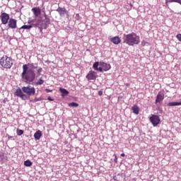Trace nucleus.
<instances>
[{
    "mask_svg": "<svg viewBox=\"0 0 181 181\" xmlns=\"http://www.w3.org/2000/svg\"><path fill=\"white\" fill-rule=\"evenodd\" d=\"M35 69H37V66H35L33 63H28L23 66L21 77L24 83L30 84L35 81V78H36V73H35L34 71Z\"/></svg>",
    "mask_w": 181,
    "mask_h": 181,
    "instance_id": "obj_1",
    "label": "nucleus"
},
{
    "mask_svg": "<svg viewBox=\"0 0 181 181\" xmlns=\"http://www.w3.org/2000/svg\"><path fill=\"white\" fill-rule=\"evenodd\" d=\"M123 43H126L128 46H134V45H139L141 43V39L139 35H137L135 33L123 35Z\"/></svg>",
    "mask_w": 181,
    "mask_h": 181,
    "instance_id": "obj_2",
    "label": "nucleus"
},
{
    "mask_svg": "<svg viewBox=\"0 0 181 181\" xmlns=\"http://www.w3.org/2000/svg\"><path fill=\"white\" fill-rule=\"evenodd\" d=\"M93 68L96 71H100L103 72V70L104 71H108L111 69V65L110 64H107L104 62H96L93 64Z\"/></svg>",
    "mask_w": 181,
    "mask_h": 181,
    "instance_id": "obj_3",
    "label": "nucleus"
},
{
    "mask_svg": "<svg viewBox=\"0 0 181 181\" xmlns=\"http://www.w3.org/2000/svg\"><path fill=\"white\" fill-rule=\"evenodd\" d=\"M13 64V61L12 58L4 55L0 59V65L3 69H11Z\"/></svg>",
    "mask_w": 181,
    "mask_h": 181,
    "instance_id": "obj_4",
    "label": "nucleus"
},
{
    "mask_svg": "<svg viewBox=\"0 0 181 181\" xmlns=\"http://www.w3.org/2000/svg\"><path fill=\"white\" fill-rule=\"evenodd\" d=\"M22 90L23 93H25L29 96H33L36 94V89L34 87H30V86L23 87Z\"/></svg>",
    "mask_w": 181,
    "mask_h": 181,
    "instance_id": "obj_5",
    "label": "nucleus"
},
{
    "mask_svg": "<svg viewBox=\"0 0 181 181\" xmlns=\"http://www.w3.org/2000/svg\"><path fill=\"white\" fill-rule=\"evenodd\" d=\"M149 121L154 127H158L160 124V117L156 115H152L149 118Z\"/></svg>",
    "mask_w": 181,
    "mask_h": 181,
    "instance_id": "obj_6",
    "label": "nucleus"
},
{
    "mask_svg": "<svg viewBox=\"0 0 181 181\" xmlns=\"http://www.w3.org/2000/svg\"><path fill=\"white\" fill-rule=\"evenodd\" d=\"M98 77V74L96 71L90 70L88 71L87 75L86 76V78L90 81L91 80H97V78Z\"/></svg>",
    "mask_w": 181,
    "mask_h": 181,
    "instance_id": "obj_7",
    "label": "nucleus"
},
{
    "mask_svg": "<svg viewBox=\"0 0 181 181\" xmlns=\"http://www.w3.org/2000/svg\"><path fill=\"white\" fill-rule=\"evenodd\" d=\"M0 18L1 21L2 25H6L8 22L10 21L11 17L9 16V14L6 13H1L0 15Z\"/></svg>",
    "mask_w": 181,
    "mask_h": 181,
    "instance_id": "obj_8",
    "label": "nucleus"
},
{
    "mask_svg": "<svg viewBox=\"0 0 181 181\" xmlns=\"http://www.w3.org/2000/svg\"><path fill=\"white\" fill-rule=\"evenodd\" d=\"M14 95H16V97H20V98H21L22 100H28V95L23 93L21 88L16 89V92L14 93Z\"/></svg>",
    "mask_w": 181,
    "mask_h": 181,
    "instance_id": "obj_9",
    "label": "nucleus"
},
{
    "mask_svg": "<svg viewBox=\"0 0 181 181\" xmlns=\"http://www.w3.org/2000/svg\"><path fill=\"white\" fill-rule=\"evenodd\" d=\"M8 27L10 29H16V28H18V21H16V19L15 18H10V20H8Z\"/></svg>",
    "mask_w": 181,
    "mask_h": 181,
    "instance_id": "obj_10",
    "label": "nucleus"
},
{
    "mask_svg": "<svg viewBox=\"0 0 181 181\" xmlns=\"http://www.w3.org/2000/svg\"><path fill=\"white\" fill-rule=\"evenodd\" d=\"M163 100H165V94L158 92L156 98V104H160Z\"/></svg>",
    "mask_w": 181,
    "mask_h": 181,
    "instance_id": "obj_11",
    "label": "nucleus"
},
{
    "mask_svg": "<svg viewBox=\"0 0 181 181\" xmlns=\"http://www.w3.org/2000/svg\"><path fill=\"white\" fill-rule=\"evenodd\" d=\"M31 11L33 13L35 18H38V16L42 13V10L40 7H34L32 8Z\"/></svg>",
    "mask_w": 181,
    "mask_h": 181,
    "instance_id": "obj_12",
    "label": "nucleus"
},
{
    "mask_svg": "<svg viewBox=\"0 0 181 181\" xmlns=\"http://www.w3.org/2000/svg\"><path fill=\"white\" fill-rule=\"evenodd\" d=\"M57 12H58V13H59L61 16H63L66 15V13H67V10L64 7H58V8L57 9Z\"/></svg>",
    "mask_w": 181,
    "mask_h": 181,
    "instance_id": "obj_13",
    "label": "nucleus"
},
{
    "mask_svg": "<svg viewBox=\"0 0 181 181\" xmlns=\"http://www.w3.org/2000/svg\"><path fill=\"white\" fill-rule=\"evenodd\" d=\"M110 42L114 43V45H119V43H121V38H119L118 36H116L110 38Z\"/></svg>",
    "mask_w": 181,
    "mask_h": 181,
    "instance_id": "obj_14",
    "label": "nucleus"
},
{
    "mask_svg": "<svg viewBox=\"0 0 181 181\" xmlns=\"http://www.w3.org/2000/svg\"><path fill=\"white\" fill-rule=\"evenodd\" d=\"M37 28V24H33V25H23L22 27L20 28V30L21 29H25L26 30H29L30 29H32L33 28Z\"/></svg>",
    "mask_w": 181,
    "mask_h": 181,
    "instance_id": "obj_15",
    "label": "nucleus"
},
{
    "mask_svg": "<svg viewBox=\"0 0 181 181\" xmlns=\"http://www.w3.org/2000/svg\"><path fill=\"white\" fill-rule=\"evenodd\" d=\"M34 138L35 141H38L42 138V131L38 130L34 134Z\"/></svg>",
    "mask_w": 181,
    "mask_h": 181,
    "instance_id": "obj_16",
    "label": "nucleus"
},
{
    "mask_svg": "<svg viewBox=\"0 0 181 181\" xmlns=\"http://www.w3.org/2000/svg\"><path fill=\"white\" fill-rule=\"evenodd\" d=\"M59 91L62 94V97H66V95H69V94L70 93L69 90L63 88H60Z\"/></svg>",
    "mask_w": 181,
    "mask_h": 181,
    "instance_id": "obj_17",
    "label": "nucleus"
},
{
    "mask_svg": "<svg viewBox=\"0 0 181 181\" xmlns=\"http://www.w3.org/2000/svg\"><path fill=\"white\" fill-rule=\"evenodd\" d=\"M132 110L134 114H136V115H138V114H139V107H138V105H133V107H132Z\"/></svg>",
    "mask_w": 181,
    "mask_h": 181,
    "instance_id": "obj_18",
    "label": "nucleus"
},
{
    "mask_svg": "<svg viewBox=\"0 0 181 181\" xmlns=\"http://www.w3.org/2000/svg\"><path fill=\"white\" fill-rule=\"evenodd\" d=\"M177 105H181V102H170L168 103V107H176Z\"/></svg>",
    "mask_w": 181,
    "mask_h": 181,
    "instance_id": "obj_19",
    "label": "nucleus"
},
{
    "mask_svg": "<svg viewBox=\"0 0 181 181\" xmlns=\"http://www.w3.org/2000/svg\"><path fill=\"white\" fill-rule=\"evenodd\" d=\"M172 2H176L177 4H180V5H181V0H165L166 6H168V4H172Z\"/></svg>",
    "mask_w": 181,
    "mask_h": 181,
    "instance_id": "obj_20",
    "label": "nucleus"
},
{
    "mask_svg": "<svg viewBox=\"0 0 181 181\" xmlns=\"http://www.w3.org/2000/svg\"><path fill=\"white\" fill-rule=\"evenodd\" d=\"M45 83L42 78H40L37 82H34L35 86H42Z\"/></svg>",
    "mask_w": 181,
    "mask_h": 181,
    "instance_id": "obj_21",
    "label": "nucleus"
},
{
    "mask_svg": "<svg viewBox=\"0 0 181 181\" xmlns=\"http://www.w3.org/2000/svg\"><path fill=\"white\" fill-rule=\"evenodd\" d=\"M24 165L29 168L32 166V165H33V163H32V161H30V160H27L24 162Z\"/></svg>",
    "mask_w": 181,
    "mask_h": 181,
    "instance_id": "obj_22",
    "label": "nucleus"
},
{
    "mask_svg": "<svg viewBox=\"0 0 181 181\" xmlns=\"http://www.w3.org/2000/svg\"><path fill=\"white\" fill-rule=\"evenodd\" d=\"M16 132L18 136H21V135H23V130L22 129H17Z\"/></svg>",
    "mask_w": 181,
    "mask_h": 181,
    "instance_id": "obj_23",
    "label": "nucleus"
},
{
    "mask_svg": "<svg viewBox=\"0 0 181 181\" xmlns=\"http://www.w3.org/2000/svg\"><path fill=\"white\" fill-rule=\"evenodd\" d=\"M69 107H78V104L74 102L69 103Z\"/></svg>",
    "mask_w": 181,
    "mask_h": 181,
    "instance_id": "obj_24",
    "label": "nucleus"
},
{
    "mask_svg": "<svg viewBox=\"0 0 181 181\" xmlns=\"http://www.w3.org/2000/svg\"><path fill=\"white\" fill-rule=\"evenodd\" d=\"M45 24L46 25H50V18H49V17L45 18Z\"/></svg>",
    "mask_w": 181,
    "mask_h": 181,
    "instance_id": "obj_25",
    "label": "nucleus"
},
{
    "mask_svg": "<svg viewBox=\"0 0 181 181\" xmlns=\"http://www.w3.org/2000/svg\"><path fill=\"white\" fill-rule=\"evenodd\" d=\"M38 26L37 28H39L40 29H42V26L43 25V22L42 21H40V26H39V24H36Z\"/></svg>",
    "mask_w": 181,
    "mask_h": 181,
    "instance_id": "obj_26",
    "label": "nucleus"
},
{
    "mask_svg": "<svg viewBox=\"0 0 181 181\" xmlns=\"http://www.w3.org/2000/svg\"><path fill=\"white\" fill-rule=\"evenodd\" d=\"M42 68H39L37 70V76H40V73H42Z\"/></svg>",
    "mask_w": 181,
    "mask_h": 181,
    "instance_id": "obj_27",
    "label": "nucleus"
},
{
    "mask_svg": "<svg viewBox=\"0 0 181 181\" xmlns=\"http://www.w3.org/2000/svg\"><path fill=\"white\" fill-rule=\"evenodd\" d=\"M176 37H177V40H179V42H181V34H177L176 35Z\"/></svg>",
    "mask_w": 181,
    "mask_h": 181,
    "instance_id": "obj_28",
    "label": "nucleus"
},
{
    "mask_svg": "<svg viewBox=\"0 0 181 181\" xmlns=\"http://www.w3.org/2000/svg\"><path fill=\"white\" fill-rule=\"evenodd\" d=\"M115 156V159H114V162L115 163H118V158L117 157V155H114Z\"/></svg>",
    "mask_w": 181,
    "mask_h": 181,
    "instance_id": "obj_29",
    "label": "nucleus"
},
{
    "mask_svg": "<svg viewBox=\"0 0 181 181\" xmlns=\"http://www.w3.org/2000/svg\"><path fill=\"white\" fill-rule=\"evenodd\" d=\"M35 103H37V101H40V98H35L34 99Z\"/></svg>",
    "mask_w": 181,
    "mask_h": 181,
    "instance_id": "obj_30",
    "label": "nucleus"
},
{
    "mask_svg": "<svg viewBox=\"0 0 181 181\" xmlns=\"http://www.w3.org/2000/svg\"><path fill=\"white\" fill-rule=\"evenodd\" d=\"M145 45H146V41H142L141 42V45L145 46Z\"/></svg>",
    "mask_w": 181,
    "mask_h": 181,
    "instance_id": "obj_31",
    "label": "nucleus"
},
{
    "mask_svg": "<svg viewBox=\"0 0 181 181\" xmlns=\"http://www.w3.org/2000/svg\"><path fill=\"white\" fill-rule=\"evenodd\" d=\"M98 95H103V90H99L98 91Z\"/></svg>",
    "mask_w": 181,
    "mask_h": 181,
    "instance_id": "obj_32",
    "label": "nucleus"
},
{
    "mask_svg": "<svg viewBox=\"0 0 181 181\" xmlns=\"http://www.w3.org/2000/svg\"><path fill=\"white\" fill-rule=\"evenodd\" d=\"M49 101H54V99H52L50 96L48 97Z\"/></svg>",
    "mask_w": 181,
    "mask_h": 181,
    "instance_id": "obj_33",
    "label": "nucleus"
},
{
    "mask_svg": "<svg viewBox=\"0 0 181 181\" xmlns=\"http://www.w3.org/2000/svg\"><path fill=\"white\" fill-rule=\"evenodd\" d=\"M44 18H45V19H46L47 18H48L47 16V14H46V13H45V14H44Z\"/></svg>",
    "mask_w": 181,
    "mask_h": 181,
    "instance_id": "obj_34",
    "label": "nucleus"
},
{
    "mask_svg": "<svg viewBox=\"0 0 181 181\" xmlns=\"http://www.w3.org/2000/svg\"><path fill=\"white\" fill-rule=\"evenodd\" d=\"M120 156H122V157L125 156V153H122V154H120Z\"/></svg>",
    "mask_w": 181,
    "mask_h": 181,
    "instance_id": "obj_35",
    "label": "nucleus"
},
{
    "mask_svg": "<svg viewBox=\"0 0 181 181\" xmlns=\"http://www.w3.org/2000/svg\"><path fill=\"white\" fill-rule=\"evenodd\" d=\"M130 6H132H132H134V5H132V4H130Z\"/></svg>",
    "mask_w": 181,
    "mask_h": 181,
    "instance_id": "obj_36",
    "label": "nucleus"
},
{
    "mask_svg": "<svg viewBox=\"0 0 181 181\" xmlns=\"http://www.w3.org/2000/svg\"><path fill=\"white\" fill-rule=\"evenodd\" d=\"M126 86H129V83H127Z\"/></svg>",
    "mask_w": 181,
    "mask_h": 181,
    "instance_id": "obj_37",
    "label": "nucleus"
},
{
    "mask_svg": "<svg viewBox=\"0 0 181 181\" xmlns=\"http://www.w3.org/2000/svg\"><path fill=\"white\" fill-rule=\"evenodd\" d=\"M180 103H181V100H180Z\"/></svg>",
    "mask_w": 181,
    "mask_h": 181,
    "instance_id": "obj_38",
    "label": "nucleus"
}]
</instances>
